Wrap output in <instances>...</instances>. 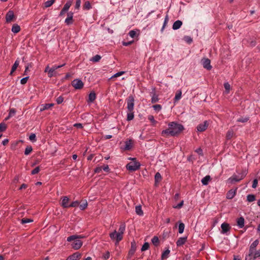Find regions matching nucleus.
<instances>
[{
  "label": "nucleus",
  "instance_id": "1",
  "mask_svg": "<svg viewBox=\"0 0 260 260\" xmlns=\"http://www.w3.org/2000/svg\"><path fill=\"white\" fill-rule=\"evenodd\" d=\"M168 125L169 128L168 129L162 131L161 134L162 136H177L184 129L183 125L176 122H170Z\"/></svg>",
  "mask_w": 260,
  "mask_h": 260
},
{
  "label": "nucleus",
  "instance_id": "2",
  "mask_svg": "<svg viewBox=\"0 0 260 260\" xmlns=\"http://www.w3.org/2000/svg\"><path fill=\"white\" fill-rule=\"evenodd\" d=\"M83 237V236H81L72 235L68 237L67 241L69 242L74 241L72 244V247L73 249L78 250L81 248L83 244V242L79 239L82 238Z\"/></svg>",
  "mask_w": 260,
  "mask_h": 260
},
{
  "label": "nucleus",
  "instance_id": "3",
  "mask_svg": "<svg viewBox=\"0 0 260 260\" xmlns=\"http://www.w3.org/2000/svg\"><path fill=\"white\" fill-rule=\"evenodd\" d=\"M129 159L135 161L134 162H130L126 166L127 170L130 171H135L139 169L140 167V163L136 160V158H129Z\"/></svg>",
  "mask_w": 260,
  "mask_h": 260
},
{
  "label": "nucleus",
  "instance_id": "4",
  "mask_svg": "<svg viewBox=\"0 0 260 260\" xmlns=\"http://www.w3.org/2000/svg\"><path fill=\"white\" fill-rule=\"evenodd\" d=\"M125 229V223L123 222L121 223L120 225L119 230H118V233H117V238H116V242L115 243V244L117 245L119 243V242L122 240L123 238V234L124 232Z\"/></svg>",
  "mask_w": 260,
  "mask_h": 260
},
{
  "label": "nucleus",
  "instance_id": "5",
  "mask_svg": "<svg viewBox=\"0 0 260 260\" xmlns=\"http://www.w3.org/2000/svg\"><path fill=\"white\" fill-rule=\"evenodd\" d=\"M135 99L133 95H129L127 99V110L128 112H131L134 110Z\"/></svg>",
  "mask_w": 260,
  "mask_h": 260
},
{
  "label": "nucleus",
  "instance_id": "6",
  "mask_svg": "<svg viewBox=\"0 0 260 260\" xmlns=\"http://www.w3.org/2000/svg\"><path fill=\"white\" fill-rule=\"evenodd\" d=\"M72 85L76 89H81L83 87L84 83L80 79H74L72 82Z\"/></svg>",
  "mask_w": 260,
  "mask_h": 260
},
{
  "label": "nucleus",
  "instance_id": "7",
  "mask_svg": "<svg viewBox=\"0 0 260 260\" xmlns=\"http://www.w3.org/2000/svg\"><path fill=\"white\" fill-rule=\"evenodd\" d=\"M131 248L127 256V259H130L131 258V257L134 254L137 249L136 243L134 240L131 242Z\"/></svg>",
  "mask_w": 260,
  "mask_h": 260
},
{
  "label": "nucleus",
  "instance_id": "8",
  "mask_svg": "<svg viewBox=\"0 0 260 260\" xmlns=\"http://www.w3.org/2000/svg\"><path fill=\"white\" fill-rule=\"evenodd\" d=\"M202 64L203 67L208 71H210L212 69V66L211 65V60L206 58H203L201 60Z\"/></svg>",
  "mask_w": 260,
  "mask_h": 260
},
{
  "label": "nucleus",
  "instance_id": "9",
  "mask_svg": "<svg viewBox=\"0 0 260 260\" xmlns=\"http://www.w3.org/2000/svg\"><path fill=\"white\" fill-rule=\"evenodd\" d=\"M258 240H255L250 245L249 250V254L248 256H252L254 251H255V247L258 244Z\"/></svg>",
  "mask_w": 260,
  "mask_h": 260
},
{
  "label": "nucleus",
  "instance_id": "10",
  "mask_svg": "<svg viewBox=\"0 0 260 260\" xmlns=\"http://www.w3.org/2000/svg\"><path fill=\"white\" fill-rule=\"evenodd\" d=\"M209 125L207 121H205L203 123H201L197 127V131L200 132H203L206 131Z\"/></svg>",
  "mask_w": 260,
  "mask_h": 260
},
{
  "label": "nucleus",
  "instance_id": "11",
  "mask_svg": "<svg viewBox=\"0 0 260 260\" xmlns=\"http://www.w3.org/2000/svg\"><path fill=\"white\" fill-rule=\"evenodd\" d=\"M5 17L7 23L11 22L15 17L14 12L12 10H9L6 14Z\"/></svg>",
  "mask_w": 260,
  "mask_h": 260
},
{
  "label": "nucleus",
  "instance_id": "12",
  "mask_svg": "<svg viewBox=\"0 0 260 260\" xmlns=\"http://www.w3.org/2000/svg\"><path fill=\"white\" fill-rule=\"evenodd\" d=\"M73 14L74 13L72 12H70L68 13V17L65 20V23L67 25H70L73 23Z\"/></svg>",
  "mask_w": 260,
  "mask_h": 260
},
{
  "label": "nucleus",
  "instance_id": "13",
  "mask_svg": "<svg viewBox=\"0 0 260 260\" xmlns=\"http://www.w3.org/2000/svg\"><path fill=\"white\" fill-rule=\"evenodd\" d=\"M81 257V254L78 252H76L69 256L66 260H78Z\"/></svg>",
  "mask_w": 260,
  "mask_h": 260
},
{
  "label": "nucleus",
  "instance_id": "14",
  "mask_svg": "<svg viewBox=\"0 0 260 260\" xmlns=\"http://www.w3.org/2000/svg\"><path fill=\"white\" fill-rule=\"evenodd\" d=\"M221 233L222 234L226 233L231 229V226H230L229 224L225 223V222H224L221 224Z\"/></svg>",
  "mask_w": 260,
  "mask_h": 260
},
{
  "label": "nucleus",
  "instance_id": "15",
  "mask_svg": "<svg viewBox=\"0 0 260 260\" xmlns=\"http://www.w3.org/2000/svg\"><path fill=\"white\" fill-rule=\"evenodd\" d=\"M125 145L123 148L124 150H130L133 147V140L132 139L127 140L125 142Z\"/></svg>",
  "mask_w": 260,
  "mask_h": 260
},
{
  "label": "nucleus",
  "instance_id": "16",
  "mask_svg": "<svg viewBox=\"0 0 260 260\" xmlns=\"http://www.w3.org/2000/svg\"><path fill=\"white\" fill-rule=\"evenodd\" d=\"M69 198L68 197H63L61 203V206L63 208H69Z\"/></svg>",
  "mask_w": 260,
  "mask_h": 260
},
{
  "label": "nucleus",
  "instance_id": "17",
  "mask_svg": "<svg viewBox=\"0 0 260 260\" xmlns=\"http://www.w3.org/2000/svg\"><path fill=\"white\" fill-rule=\"evenodd\" d=\"M240 180H241V179H240L239 176L236 175H233L232 177L229 179V181L231 184H234L235 182H239Z\"/></svg>",
  "mask_w": 260,
  "mask_h": 260
},
{
  "label": "nucleus",
  "instance_id": "18",
  "mask_svg": "<svg viewBox=\"0 0 260 260\" xmlns=\"http://www.w3.org/2000/svg\"><path fill=\"white\" fill-rule=\"evenodd\" d=\"M236 190L237 188H236L235 190L230 189L226 193V198L228 199H232L236 195Z\"/></svg>",
  "mask_w": 260,
  "mask_h": 260
},
{
  "label": "nucleus",
  "instance_id": "19",
  "mask_svg": "<svg viewBox=\"0 0 260 260\" xmlns=\"http://www.w3.org/2000/svg\"><path fill=\"white\" fill-rule=\"evenodd\" d=\"M96 99V94L94 91H91L88 95V99L87 100L88 103H92Z\"/></svg>",
  "mask_w": 260,
  "mask_h": 260
},
{
  "label": "nucleus",
  "instance_id": "20",
  "mask_svg": "<svg viewBox=\"0 0 260 260\" xmlns=\"http://www.w3.org/2000/svg\"><path fill=\"white\" fill-rule=\"evenodd\" d=\"M187 241V237L179 238L176 242L177 246L183 245Z\"/></svg>",
  "mask_w": 260,
  "mask_h": 260
},
{
  "label": "nucleus",
  "instance_id": "21",
  "mask_svg": "<svg viewBox=\"0 0 260 260\" xmlns=\"http://www.w3.org/2000/svg\"><path fill=\"white\" fill-rule=\"evenodd\" d=\"M182 25V22L181 20H177L173 24V29L174 30H176L179 29L181 26Z\"/></svg>",
  "mask_w": 260,
  "mask_h": 260
},
{
  "label": "nucleus",
  "instance_id": "22",
  "mask_svg": "<svg viewBox=\"0 0 260 260\" xmlns=\"http://www.w3.org/2000/svg\"><path fill=\"white\" fill-rule=\"evenodd\" d=\"M161 179L162 177L160 174L159 172H157L154 176L155 185L156 186L157 184L161 181Z\"/></svg>",
  "mask_w": 260,
  "mask_h": 260
},
{
  "label": "nucleus",
  "instance_id": "23",
  "mask_svg": "<svg viewBox=\"0 0 260 260\" xmlns=\"http://www.w3.org/2000/svg\"><path fill=\"white\" fill-rule=\"evenodd\" d=\"M244 218L243 217H240L237 219V223L238 226L240 228H242L244 226Z\"/></svg>",
  "mask_w": 260,
  "mask_h": 260
},
{
  "label": "nucleus",
  "instance_id": "24",
  "mask_svg": "<svg viewBox=\"0 0 260 260\" xmlns=\"http://www.w3.org/2000/svg\"><path fill=\"white\" fill-rule=\"evenodd\" d=\"M211 180V177L209 175H207L202 179L201 182L203 185H207Z\"/></svg>",
  "mask_w": 260,
  "mask_h": 260
},
{
  "label": "nucleus",
  "instance_id": "25",
  "mask_svg": "<svg viewBox=\"0 0 260 260\" xmlns=\"http://www.w3.org/2000/svg\"><path fill=\"white\" fill-rule=\"evenodd\" d=\"M54 106V104H46L45 105H42L41 107L40 108V111H43L45 110L48 109L50 108L53 107Z\"/></svg>",
  "mask_w": 260,
  "mask_h": 260
},
{
  "label": "nucleus",
  "instance_id": "26",
  "mask_svg": "<svg viewBox=\"0 0 260 260\" xmlns=\"http://www.w3.org/2000/svg\"><path fill=\"white\" fill-rule=\"evenodd\" d=\"M20 31V27L17 24H14L12 27V31L14 34H17Z\"/></svg>",
  "mask_w": 260,
  "mask_h": 260
},
{
  "label": "nucleus",
  "instance_id": "27",
  "mask_svg": "<svg viewBox=\"0 0 260 260\" xmlns=\"http://www.w3.org/2000/svg\"><path fill=\"white\" fill-rule=\"evenodd\" d=\"M19 61L18 59H17L12 67L11 71L10 73V75H12L13 73L16 71L19 66Z\"/></svg>",
  "mask_w": 260,
  "mask_h": 260
},
{
  "label": "nucleus",
  "instance_id": "28",
  "mask_svg": "<svg viewBox=\"0 0 260 260\" xmlns=\"http://www.w3.org/2000/svg\"><path fill=\"white\" fill-rule=\"evenodd\" d=\"M170 252V251L169 249H167L165 251H164L161 256V259L164 260V259L167 258L169 256Z\"/></svg>",
  "mask_w": 260,
  "mask_h": 260
},
{
  "label": "nucleus",
  "instance_id": "29",
  "mask_svg": "<svg viewBox=\"0 0 260 260\" xmlns=\"http://www.w3.org/2000/svg\"><path fill=\"white\" fill-rule=\"evenodd\" d=\"M260 256V249L256 251H254L252 256H249L250 258L249 260H255L257 257Z\"/></svg>",
  "mask_w": 260,
  "mask_h": 260
},
{
  "label": "nucleus",
  "instance_id": "30",
  "mask_svg": "<svg viewBox=\"0 0 260 260\" xmlns=\"http://www.w3.org/2000/svg\"><path fill=\"white\" fill-rule=\"evenodd\" d=\"M240 175V179L242 180L247 174L248 171L246 169L242 170L240 171V172H239L238 171H237Z\"/></svg>",
  "mask_w": 260,
  "mask_h": 260
},
{
  "label": "nucleus",
  "instance_id": "31",
  "mask_svg": "<svg viewBox=\"0 0 260 260\" xmlns=\"http://www.w3.org/2000/svg\"><path fill=\"white\" fill-rule=\"evenodd\" d=\"M155 88H154L153 89V90L155 91ZM158 95L156 94L155 93V92H154V93H153V95L151 98V103H156L159 100V99H158Z\"/></svg>",
  "mask_w": 260,
  "mask_h": 260
},
{
  "label": "nucleus",
  "instance_id": "32",
  "mask_svg": "<svg viewBox=\"0 0 260 260\" xmlns=\"http://www.w3.org/2000/svg\"><path fill=\"white\" fill-rule=\"evenodd\" d=\"M152 243L155 246H158L159 244V240L157 236H154L151 240Z\"/></svg>",
  "mask_w": 260,
  "mask_h": 260
},
{
  "label": "nucleus",
  "instance_id": "33",
  "mask_svg": "<svg viewBox=\"0 0 260 260\" xmlns=\"http://www.w3.org/2000/svg\"><path fill=\"white\" fill-rule=\"evenodd\" d=\"M136 212L138 215L140 216L143 215V212L142 210L141 206L139 205L136 207Z\"/></svg>",
  "mask_w": 260,
  "mask_h": 260
},
{
  "label": "nucleus",
  "instance_id": "34",
  "mask_svg": "<svg viewBox=\"0 0 260 260\" xmlns=\"http://www.w3.org/2000/svg\"><path fill=\"white\" fill-rule=\"evenodd\" d=\"M256 200L255 196L253 194H248L247 196V201L248 202H252Z\"/></svg>",
  "mask_w": 260,
  "mask_h": 260
},
{
  "label": "nucleus",
  "instance_id": "35",
  "mask_svg": "<svg viewBox=\"0 0 260 260\" xmlns=\"http://www.w3.org/2000/svg\"><path fill=\"white\" fill-rule=\"evenodd\" d=\"M32 151V148L30 145H28L24 151V154L27 155L29 154Z\"/></svg>",
  "mask_w": 260,
  "mask_h": 260
},
{
  "label": "nucleus",
  "instance_id": "36",
  "mask_svg": "<svg viewBox=\"0 0 260 260\" xmlns=\"http://www.w3.org/2000/svg\"><path fill=\"white\" fill-rule=\"evenodd\" d=\"M134 118V113L133 111H132L131 112H128L127 114V121H131L133 120Z\"/></svg>",
  "mask_w": 260,
  "mask_h": 260
},
{
  "label": "nucleus",
  "instance_id": "37",
  "mask_svg": "<svg viewBox=\"0 0 260 260\" xmlns=\"http://www.w3.org/2000/svg\"><path fill=\"white\" fill-rule=\"evenodd\" d=\"M91 8L90 3L89 1H86L83 5L84 10H89Z\"/></svg>",
  "mask_w": 260,
  "mask_h": 260
},
{
  "label": "nucleus",
  "instance_id": "38",
  "mask_svg": "<svg viewBox=\"0 0 260 260\" xmlns=\"http://www.w3.org/2000/svg\"><path fill=\"white\" fill-rule=\"evenodd\" d=\"M184 224L179 221L178 232L180 234H182L184 230Z\"/></svg>",
  "mask_w": 260,
  "mask_h": 260
},
{
  "label": "nucleus",
  "instance_id": "39",
  "mask_svg": "<svg viewBox=\"0 0 260 260\" xmlns=\"http://www.w3.org/2000/svg\"><path fill=\"white\" fill-rule=\"evenodd\" d=\"M73 0H69L67 1V2L66 3V4L63 6V8L64 9H67V10L68 11L70 7L71 6Z\"/></svg>",
  "mask_w": 260,
  "mask_h": 260
},
{
  "label": "nucleus",
  "instance_id": "40",
  "mask_svg": "<svg viewBox=\"0 0 260 260\" xmlns=\"http://www.w3.org/2000/svg\"><path fill=\"white\" fill-rule=\"evenodd\" d=\"M101 56L100 55H96L92 57L90 59V61L94 62H96L99 61V60L101 59Z\"/></svg>",
  "mask_w": 260,
  "mask_h": 260
},
{
  "label": "nucleus",
  "instance_id": "41",
  "mask_svg": "<svg viewBox=\"0 0 260 260\" xmlns=\"http://www.w3.org/2000/svg\"><path fill=\"white\" fill-rule=\"evenodd\" d=\"M234 131L233 130H229L226 135V138L228 140H230L233 136Z\"/></svg>",
  "mask_w": 260,
  "mask_h": 260
},
{
  "label": "nucleus",
  "instance_id": "42",
  "mask_svg": "<svg viewBox=\"0 0 260 260\" xmlns=\"http://www.w3.org/2000/svg\"><path fill=\"white\" fill-rule=\"evenodd\" d=\"M7 124L4 122H2L0 123V132H5L7 129Z\"/></svg>",
  "mask_w": 260,
  "mask_h": 260
},
{
  "label": "nucleus",
  "instance_id": "43",
  "mask_svg": "<svg viewBox=\"0 0 260 260\" xmlns=\"http://www.w3.org/2000/svg\"><path fill=\"white\" fill-rule=\"evenodd\" d=\"M56 72L55 71L52 70V68L49 69L48 73V76L51 78L53 76H56Z\"/></svg>",
  "mask_w": 260,
  "mask_h": 260
},
{
  "label": "nucleus",
  "instance_id": "44",
  "mask_svg": "<svg viewBox=\"0 0 260 260\" xmlns=\"http://www.w3.org/2000/svg\"><path fill=\"white\" fill-rule=\"evenodd\" d=\"M55 0H50V1H48L44 3L45 7V8H48V7H50L55 2Z\"/></svg>",
  "mask_w": 260,
  "mask_h": 260
},
{
  "label": "nucleus",
  "instance_id": "45",
  "mask_svg": "<svg viewBox=\"0 0 260 260\" xmlns=\"http://www.w3.org/2000/svg\"><path fill=\"white\" fill-rule=\"evenodd\" d=\"M182 92L181 91L179 90L176 93L175 98L174 102H176L178 101L181 97Z\"/></svg>",
  "mask_w": 260,
  "mask_h": 260
},
{
  "label": "nucleus",
  "instance_id": "46",
  "mask_svg": "<svg viewBox=\"0 0 260 260\" xmlns=\"http://www.w3.org/2000/svg\"><path fill=\"white\" fill-rule=\"evenodd\" d=\"M16 112V111L15 109H14V108L10 109V111H9L8 117L6 118V120L8 119L10 117H12L13 115H14L15 114Z\"/></svg>",
  "mask_w": 260,
  "mask_h": 260
},
{
  "label": "nucleus",
  "instance_id": "47",
  "mask_svg": "<svg viewBox=\"0 0 260 260\" xmlns=\"http://www.w3.org/2000/svg\"><path fill=\"white\" fill-rule=\"evenodd\" d=\"M149 248V243L145 242L143 245V246H142V247L141 248V251H144L148 249Z\"/></svg>",
  "mask_w": 260,
  "mask_h": 260
},
{
  "label": "nucleus",
  "instance_id": "48",
  "mask_svg": "<svg viewBox=\"0 0 260 260\" xmlns=\"http://www.w3.org/2000/svg\"><path fill=\"white\" fill-rule=\"evenodd\" d=\"M117 233L116 230H115L113 232L110 234L109 236L111 239L112 240H116L117 238Z\"/></svg>",
  "mask_w": 260,
  "mask_h": 260
},
{
  "label": "nucleus",
  "instance_id": "49",
  "mask_svg": "<svg viewBox=\"0 0 260 260\" xmlns=\"http://www.w3.org/2000/svg\"><path fill=\"white\" fill-rule=\"evenodd\" d=\"M32 221H33V220L31 219L22 218L21 219V223L22 224H25V223H28V222H32Z\"/></svg>",
  "mask_w": 260,
  "mask_h": 260
},
{
  "label": "nucleus",
  "instance_id": "50",
  "mask_svg": "<svg viewBox=\"0 0 260 260\" xmlns=\"http://www.w3.org/2000/svg\"><path fill=\"white\" fill-rule=\"evenodd\" d=\"M124 73L125 72L124 71L119 72L116 73L115 74H114V75H113L111 77V79H113L114 78H116V77H119V76H121L122 75L124 74Z\"/></svg>",
  "mask_w": 260,
  "mask_h": 260
},
{
  "label": "nucleus",
  "instance_id": "51",
  "mask_svg": "<svg viewBox=\"0 0 260 260\" xmlns=\"http://www.w3.org/2000/svg\"><path fill=\"white\" fill-rule=\"evenodd\" d=\"M79 205V202L77 201L73 202L69 205V207H76Z\"/></svg>",
  "mask_w": 260,
  "mask_h": 260
},
{
  "label": "nucleus",
  "instance_id": "52",
  "mask_svg": "<svg viewBox=\"0 0 260 260\" xmlns=\"http://www.w3.org/2000/svg\"><path fill=\"white\" fill-rule=\"evenodd\" d=\"M40 171V167H37L34 170H32L31 171V174L35 175L36 174H38Z\"/></svg>",
  "mask_w": 260,
  "mask_h": 260
},
{
  "label": "nucleus",
  "instance_id": "53",
  "mask_svg": "<svg viewBox=\"0 0 260 260\" xmlns=\"http://www.w3.org/2000/svg\"><path fill=\"white\" fill-rule=\"evenodd\" d=\"M148 119L152 123L153 125H155L157 123V121L155 120L154 117L152 115H149L148 116Z\"/></svg>",
  "mask_w": 260,
  "mask_h": 260
},
{
  "label": "nucleus",
  "instance_id": "54",
  "mask_svg": "<svg viewBox=\"0 0 260 260\" xmlns=\"http://www.w3.org/2000/svg\"><path fill=\"white\" fill-rule=\"evenodd\" d=\"M29 140L32 142H36L37 141L36 136L35 134H31L29 137Z\"/></svg>",
  "mask_w": 260,
  "mask_h": 260
},
{
  "label": "nucleus",
  "instance_id": "55",
  "mask_svg": "<svg viewBox=\"0 0 260 260\" xmlns=\"http://www.w3.org/2000/svg\"><path fill=\"white\" fill-rule=\"evenodd\" d=\"M224 87L225 89L226 90V91L227 93H229L230 89V85L229 83H224Z\"/></svg>",
  "mask_w": 260,
  "mask_h": 260
},
{
  "label": "nucleus",
  "instance_id": "56",
  "mask_svg": "<svg viewBox=\"0 0 260 260\" xmlns=\"http://www.w3.org/2000/svg\"><path fill=\"white\" fill-rule=\"evenodd\" d=\"M63 100L64 98L62 96H60L56 99V101L57 104H60L63 102Z\"/></svg>",
  "mask_w": 260,
  "mask_h": 260
},
{
  "label": "nucleus",
  "instance_id": "57",
  "mask_svg": "<svg viewBox=\"0 0 260 260\" xmlns=\"http://www.w3.org/2000/svg\"><path fill=\"white\" fill-rule=\"evenodd\" d=\"M87 205H88L87 202L86 201H85V203H83L82 204L80 205V206H79L80 209L81 210H83L87 208Z\"/></svg>",
  "mask_w": 260,
  "mask_h": 260
},
{
  "label": "nucleus",
  "instance_id": "58",
  "mask_svg": "<svg viewBox=\"0 0 260 260\" xmlns=\"http://www.w3.org/2000/svg\"><path fill=\"white\" fill-rule=\"evenodd\" d=\"M184 40L188 44H190L192 42V39L189 36H185Z\"/></svg>",
  "mask_w": 260,
  "mask_h": 260
},
{
  "label": "nucleus",
  "instance_id": "59",
  "mask_svg": "<svg viewBox=\"0 0 260 260\" xmlns=\"http://www.w3.org/2000/svg\"><path fill=\"white\" fill-rule=\"evenodd\" d=\"M153 109L157 111H159L161 109V106L160 105H154L153 106Z\"/></svg>",
  "mask_w": 260,
  "mask_h": 260
},
{
  "label": "nucleus",
  "instance_id": "60",
  "mask_svg": "<svg viewBox=\"0 0 260 260\" xmlns=\"http://www.w3.org/2000/svg\"><path fill=\"white\" fill-rule=\"evenodd\" d=\"M29 79V77L28 76H27V77H25L24 78H23L21 81H20V83L22 85H24L26 83L28 79Z\"/></svg>",
  "mask_w": 260,
  "mask_h": 260
},
{
  "label": "nucleus",
  "instance_id": "61",
  "mask_svg": "<svg viewBox=\"0 0 260 260\" xmlns=\"http://www.w3.org/2000/svg\"><path fill=\"white\" fill-rule=\"evenodd\" d=\"M249 120L248 117L246 118H240L237 120V121L240 122H246Z\"/></svg>",
  "mask_w": 260,
  "mask_h": 260
},
{
  "label": "nucleus",
  "instance_id": "62",
  "mask_svg": "<svg viewBox=\"0 0 260 260\" xmlns=\"http://www.w3.org/2000/svg\"><path fill=\"white\" fill-rule=\"evenodd\" d=\"M18 142L16 141L12 144H11V149L12 150H15L16 149V147H17V146L18 145Z\"/></svg>",
  "mask_w": 260,
  "mask_h": 260
},
{
  "label": "nucleus",
  "instance_id": "63",
  "mask_svg": "<svg viewBox=\"0 0 260 260\" xmlns=\"http://www.w3.org/2000/svg\"><path fill=\"white\" fill-rule=\"evenodd\" d=\"M81 0H76L75 8L76 9L79 10L80 7Z\"/></svg>",
  "mask_w": 260,
  "mask_h": 260
},
{
  "label": "nucleus",
  "instance_id": "64",
  "mask_svg": "<svg viewBox=\"0 0 260 260\" xmlns=\"http://www.w3.org/2000/svg\"><path fill=\"white\" fill-rule=\"evenodd\" d=\"M258 180L257 179H254L252 182V187L253 188H255L257 186Z\"/></svg>",
  "mask_w": 260,
  "mask_h": 260
}]
</instances>
